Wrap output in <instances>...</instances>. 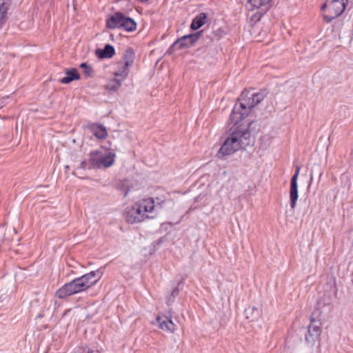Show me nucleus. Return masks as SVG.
Segmentation results:
<instances>
[{
	"label": "nucleus",
	"mask_w": 353,
	"mask_h": 353,
	"mask_svg": "<svg viewBox=\"0 0 353 353\" xmlns=\"http://www.w3.org/2000/svg\"><path fill=\"white\" fill-rule=\"evenodd\" d=\"M239 100V103L235 104L230 117L234 126L230 128L229 136L216 154L219 159H224L239 150L245 149L248 145H253L254 141L250 131L252 122H245L243 120L256 104L250 92L246 90L241 93Z\"/></svg>",
	"instance_id": "nucleus-1"
},
{
	"label": "nucleus",
	"mask_w": 353,
	"mask_h": 353,
	"mask_svg": "<svg viewBox=\"0 0 353 353\" xmlns=\"http://www.w3.org/2000/svg\"><path fill=\"white\" fill-rule=\"evenodd\" d=\"M101 277V272L99 270L92 271L65 283L56 292V296L59 299H64L85 291L94 285Z\"/></svg>",
	"instance_id": "nucleus-2"
},
{
	"label": "nucleus",
	"mask_w": 353,
	"mask_h": 353,
	"mask_svg": "<svg viewBox=\"0 0 353 353\" xmlns=\"http://www.w3.org/2000/svg\"><path fill=\"white\" fill-rule=\"evenodd\" d=\"M347 2L348 0H326L321 6V10L324 12V19L330 23L339 17L344 12Z\"/></svg>",
	"instance_id": "nucleus-3"
},
{
	"label": "nucleus",
	"mask_w": 353,
	"mask_h": 353,
	"mask_svg": "<svg viewBox=\"0 0 353 353\" xmlns=\"http://www.w3.org/2000/svg\"><path fill=\"white\" fill-rule=\"evenodd\" d=\"M124 216L125 221L129 223H140L147 219L152 218V216L144 214L137 202L125 208Z\"/></svg>",
	"instance_id": "nucleus-4"
},
{
	"label": "nucleus",
	"mask_w": 353,
	"mask_h": 353,
	"mask_svg": "<svg viewBox=\"0 0 353 353\" xmlns=\"http://www.w3.org/2000/svg\"><path fill=\"white\" fill-rule=\"evenodd\" d=\"M311 322L307 327V330L305 334V340L308 345L313 346L316 341H319L321 329V323L316 321L314 318H310Z\"/></svg>",
	"instance_id": "nucleus-5"
},
{
	"label": "nucleus",
	"mask_w": 353,
	"mask_h": 353,
	"mask_svg": "<svg viewBox=\"0 0 353 353\" xmlns=\"http://www.w3.org/2000/svg\"><path fill=\"white\" fill-rule=\"evenodd\" d=\"M203 31H199L196 33L184 35L178 39L172 45L173 47H179V49L188 48L193 46L201 37Z\"/></svg>",
	"instance_id": "nucleus-6"
},
{
	"label": "nucleus",
	"mask_w": 353,
	"mask_h": 353,
	"mask_svg": "<svg viewBox=\"0 0 353 353\" xmlns=\"http://www.w3.org/2000/svg\"><path fill=\"white\" fill-rule=\"evenodd\" d=\"M300 170L301 168L299 166H296L295 173L292 176L290 181V207L292 209H294L296 208V201L299 198L297 180Z\"/></svg>",
	"instance_id": "nucleus-7"
},
{
	"label": "nucleus",
	"mask_w": 353,
	"mask_h": 353,
	"mask_svg": "<svg viewBox=\"0 0 353 353\" xmlns=\"http://www.w3.org/2000/svg\"><path fill=\"white\" fill-rule=\"evenodd\" d=\"M171 318L172 315L170 314H169L168 316H165V319H163L161 316H157V322L159 324V327L164 331L174 332L176 329V325L173 323Z\"/></svg>",
	"instance_id": "nucleus-8"
},
{
	"label": "nucleus",
	"mask_w": 353,
	"mask_h": 353,
	"mask_svg": "<svg viewBox=\"0 0 353 353\" xmlns=\"http://www.w3.org/2000/svg\"><path fill=\"white\" fill-rule=\"evenodd\" d=\"M119 28H122L128 32L134 31L137 29V23L134 19L125 16L121 13Z\"/></svg>",
	"instance_id": "nucleus-9"
},
{
	"label": "nucleus",
	"mask_w": 353,
	"mask_h": 353,
	"mask_svg": "<svg viewBox=\"0 0 353 353\" xmlns=\"http://www.w3.org/2000/svg\"><path fill=\"white\" fill-rule=\"evenodd\" d=\"M116 155L111 152L103 153L101 152L100 156V168H107L112 166L115 160Z\"/></svg>",
	"instance_id": "nucleus-10"
},
{
	"label": "nucleus",
	"mask_w": 353,
	"mask_h": 353,
	"mask_svg": "<svg viewBox=\"0 0 353 353\" xmlns=\"http://www.w3.org/2000/svg\"><path fill=\"white\" fill-rule=\"evenodd\" d=\"M65 73L66 76L60 80L61 83L68 84L72 81L80 79V75L74 68L65 69Z\"/></svg>",
	"instance_id": "nucleus-11"
},
{
	"label": "nucleus",
	"mask_w": 353,
	"mask_h": 353,
	"mask_svg": "<svg viewBox=\"0 0 353 353\" xmlns=\"http://www.w3.org/2000/svg\"><path fill=\"white\" fill-rule=\"evenodd\" d=\"M95 53L99 59H108L114 56L115 50L112 45L106 44L103 49H97Z\"/></svg>",
	"instance_id": "nucleus-12"
},
{
	"label": "nucleus",
	"mask_w": 353,
	"mask_h": 353,
	"mask_svg": "<svg viewBox=\"0 0 353 353\" xmlns=\"http://www.w3.org/2000/svg\"><path fill=\"white\" fill-rule=\"evenodd\" d=\"M137 203L145 214H148L147 213L152 212L155 207L154 201L152 198L142 199L138 201Z\"/></svg>",
	"instance_id": "nucleus-13"
},
{
	"label": "nucleus",
	"mask_w": 353,
	"mask_h": 353,
	"mask_svg": "<svg viewBox=\"0 0 353 353\" xmlns=\"http://www.w3.org/2000/svg\"><path fill=\"white\" fill-rule=\"evenodd\" d=\"M245 314L246 318L250 321H255L261 316V310L259 307L253 306L252 307L247 308L245 311Z\"/></svg>",
	"instance_id": "nucleus-14"
},
{
	"label": "nucleus",
	"mask_w": 353,
	"mask_h": 353,
	"mask_svg": "<svg viewBox=\"0 0 353 353\" xmlns=\"http://www.w3.org/2000/svg\"><path fill=\"white\" fill-rule=\"evenodd\" d=\"M207 19V14L204 12H201L198 14L192 21L190 25L191 29L196 30L203 26L205 22Z\"/></svg>",
	"instance_id": "nucleus-15"
},
{
	"label": "nucleus",
	"mask_w": 353,
	"mask_h": 353,
	"mask_svg": "<svg viewBox=\"0 0 353 353\" xmlns=\"http://www.w3.org/2000/svg\"><path fill=\"white\" fill-rule=\"evenodd\" d=\"M100 156L101 151H92L90 153V165L88 166V169H94V168H100Z\"/></svg>",
	"instance_id": "nucleus-16"
},
{
	"label": "nucleus",
	"mask_w": 353,
	"mask_h": 353,
	"mask_svg": "<svg viewBox=\"0 0 353 353\" xmlns=\"http://www.w3.org/2000/svg\"><path fill=\"white\" fill-rule=\"evenodd\" d=\"M121 13V12H117L107 19V28L110 29L119 28Z\"/></svg>",
	"instance_id": "nucleus-17"
},
{
	"label": "nucleus",
	"mask_w": 353,
	"mask_h": 353,
	"mask_svg": "<svg viewBox=\"0 0 353 353\" xmlns=\"http://www.w3.org/2000/svg\"><path fill=\"white\" fill-rule=\"evenodd\" d=\"M11 4L0 0V28H1L6 21V14Z\"/></svg>",
	"instance_id": "nucleus-18"
},
{
	"label": "nucleus",
	"mask_w": 353,
	"mask_h": 353,
	"mask_svg": "<svg viewBox=\"0 0 353 353\" xmlns=\"http://www.w3.org/2000/svg\"><path fill=\"white\" fill-rule=\"evenodd\" d=\"M91 129L94 135L99 139H103L108 135L105 128L102 125H93Z\"/></svg>",
	"instance_id": "nucleus-19"
},
{
	"label": "nucleus",
	"mask_w": 353,
	"mask_h": 353,
	"mask_svg": "<svg viewBox=\"0 0 353 353\" xmlns=\"http://www.w3.org/2000/svg\"><path fill=\"white\" fill-rule=\"evenodd\" d=\"M134 59V52L132 48H128L123 57L124 65L130 67L132 65Z\"/></svg>",
	"instance_id": "nucleus-20"
},
{
	"label": "nucleus",
	"mask_w": 353,
	"mask_h": 353,
	"mask_svg": "<svg viewBox=\"0 0 353 353\" xmlns=\"http://www.w3.org/2000/svg\"><path fill=\"white\" fill-rule=\"evenodd\" d=\"M122 83V79H111L106 85V89L109 91L117 90Z\"/></svg>",
	"instance_id": "nucleus-21"
},
{
	"label": "nucleus",
	"mask_w": 353,
	"mask_h": 353,
	"mask_svg": "<svg viewBox=\"0 0 353 353\" xmlns=\"http://www.w3.org/2000/svg\"><path fill=\"white\" fill-rule=\"evenodd\" d=\"M129 74V67L123 65L114 73L117 79H122L124 81Z\"/></svg>",
	"instance_id": "nucleus-22"
},
{
	"label": "nucleus",
	"mask_w": 353,
	"mask_h": 353,
	"mask_svg": "<svg viewBox=\"0 0 353 353\" xmlns=\"http://www.w3.org/2000/svg\"><path fill=\"white\" fill-rule=\"evenodd\" d=\"M267 94L268 92L265 90H261L259 92L251 94V96L252 97L253 100L254 101V103L256 104V105L260 103L265 99Z\"/></svg>",
	"instance_id": "nucleus-23"
},
{
	"label": "nucleus",
	"mask_w": 353,
	"mask_h": 353,
	"mask_svg": "<svg viewBox=\"0 0 353 353\" xmlns=\"http://www.w3.org/2000/svg\"><path fill=\"white\" fill-rule=\"evenodd\" d=\"M79 66L83 69V73L85 77L89 78L93 76L94 70L91 65L87 64L86 63H82Z\"/></svg>",
	"instance_id": "nucleus-24"
},
{
	"label": "nucleus",
	"mask_w": 353,
	"mask_h": 353,
	"mask_svg": "<svg viewBox=\"0 0 353 353\" xmlns=\"http://www.w3.org/2000/svg\"><path fill=\"white\" fill-rule=\"evenodd\" d=\"M270 1L271 0H250L251 6L256 8H259L262 6L268 8Z\"/></svg>",
	"instance_id": "nucleus-25"
},
{
	"label": "nucleus",
	"mask_w": 353,
	"mask_h": 353,
	"mask_svg": "<svg viewBox=\"0 0 353 353\" xmlns=\"http://www.w3.org/2000/svg\"><path fill=\"white\" fill-rule=\"evenodd\" d=\"M79 353H94V350L88 346H82L79 347Z\"/></svg>",
	"instance_id": "nucleus-26"
},
{
	"label": "nucleus",
	"mask_w": 353,
	"mask_h": 353,
	"mask_svg": "<svg viewBox=\"0 0 353 353\" xmlns=\"http://www.w3.org/2000/svg\"><path fill=\"white\" fill-rule=\"evenodd\" d=\"M90 165V162L88 163L86 161H81V163H80V165H79V168H81V169H86L88 168V166Z\"/></svg>",
	"instance_id": "nucleus-27"
},
{
	"label": "nucleus",
	"mask_w": 353,
	"mask_h": 353,
	"mask_svg": "<svg viewBox=\"0 0 353 353\" xmlns=\"http://www.w3.org/2000/svg\"><path fill=\"white\" fill-rule=\"evenodd\" d=\"M179 293V288H175L172 290V293H171V296H173V298H175L176 296H178Z\"/></svg>",
	"instance_id": "nucleus-28"
},
{
	"label": "nucleus",
	"mask_w": 353,
	"mask_h": 353,
	"mask_svg": "<svg viewBox=\"0 0 353 353\" xmlns=\"http://www.w3.org/2000/svg\"><path fill=\"white\" fill-rule=\"evenodd\" d=\"M174 298L170 295L167 299L168 305H170L174 301Z\"/></svg>",
	"instance_id": "nucleus-29"
},
{
	"label": "nucleus",
	"mask_w": 353,
	"mask_h": 353,
	"mask_svg": "<svg viewBox=\"0 0 353 353\" xmlns=\"http://www.w3.org/2000/svg\"><path fill=\"white\" fill-rule=\"evenodd\" d=\"M313 177H314V170H312L310 173V181H312Z\"/></svg>",
	"instance_id": "nucleus-30"
},
{
	"label": "nucleus",
	"mask_w": 353,
	"mask_h": 353,
	"mask_svg": "<svg viewBox=\"0 0 353 353\" xmlns=\"http://www.w3.org/2000/svg\"><path fill=\"white\" fill-rule=\"evenodd\" d=\"M3 1L12 4V0H3Z\"/></svg>",
	"instance_id": "nucleus-31"
},
{
	"label": "nucleus",
	"mask_w": 353,
	"mask_h": 353,
	"mask_svg": "<svg viewBox=\"0 0 353 353\" xmlns=\"http://www.w3.org/2000/svg\"><path fill=\"white\" fill-rule=\"evenodd\" d=\"M3 1L12 4V0H3Z\"/></svg>",
	"instance_id": "nucleus-32"
},
{
	"label": "nucleus",
	"mask_w": 353,
	"mask_h": 353,
	"mask_svg": "<svg viewBox=\"0 0 353 353\" xmlns=\"http://www.w3.org/2000/svg\"><path fill=\"white\" fill-rule=\"evenodd\" d=\"M128 190H125L124 196H126L128 195Z\"/></svg>",
	"instance_id": "nucleus-33"
},
{
	"label": "nucleus",
	"mask_w": 353,
	"mask_h": 353,
	"mask_svg": "<svg viewBox=\"0 0 353 353\" xmlns=\"http://www.w3.org/2000/svg\"><path fill=\"white\" fill-rule=\"evenodd\" d=\"M316 168L319 171H320V167H319V165H316Z\"/></svg>",
	"instance_id": "nucleus-34"
}]
</instances>
